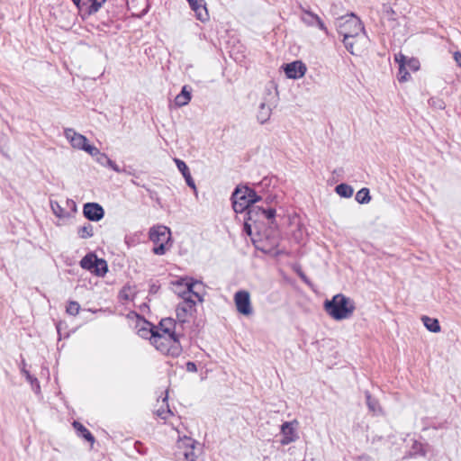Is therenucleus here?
<instances>
[{
	"label": "nucleus",
	"instance_id": "f257e3e1",
	"mask_svg": "<svg viewBox=\"0 0 461 461\" xmlns=\"http://www.w3.org/2000/svg\"><path fill=\"white\" fill-rule=\"evenodd\" d=\"M177 325L174 319H162L156 332H152L149 338L150 343L162 354L177 357L183 352L180 339L183 334L177 330Z\"/></svg>",
	"mask_w": 461,
	"mask_h": 461
},
{
	"label": "nucleus",
	"instance_id": "f03ea898",
	"mask_svg": "<svg viewBox=\"0 0 461 461\" xmlns=\"http://www.w3.org/2000/svg\"><path fill=\"white\" fill-rule=\"evenodd\" d=\"M173 285L176 288L183 285L186 286V290L184 292L176 291L177 295L182 298V302L177 304L176 309V319L179 325L183 327V324L187 322L188 318L195 312L196 302L193 296L196 297L200 303L203 301L202 293L194 291V288L197 285L201 286V284L192 277L185 276L177 279Z\"/></svg>",
	"mask_w": 461,
	"mask_h": 461
},
{
	"label": "nucleus",
	"instance_id": "7ed1b4c3",
	"mask_svg": "<svg viewBox=\"0 0 461 461\" xmlns=\"http://www.w3.org/2000/svg\"><path fill=\"white\" fill-rule=\"evenodd\" d=\"M337 31L343 36V43L348 51L354 52V45L357 41L360 34H365V27L360 19L354 14H348L339 19Z\"/></svg>",
	"mask_w": 461,
	"mask_h": 461
},
{
	"label": "nucleus",
	"instance_id": "20e7f679",
	"mask_svg": "<svg viewBox=\"0 0 461 461\" xmlns=\"http://www.w3.org/2000/svg\"><path fill=\"white\" fill-rule=\"evenodd\" d=\"M323 308L333 320L342 321L352 316L356 306L352 299L343 294H337L330 300L324 302Z\"/></svg>",
	"mask_w": 461,
	"mask_h": 461
},
{
	"label": "nucleus",
	"instance_id": "39448f33",
	"mask_svg": "<svg viewBox=\"0 0 461 461\" xmlns=\"http://www.w3.org/2000/svg\"><path fill=\"white\" fill-rule=\"evenodd\" d=\"M149 238L153 243L152 252L155 255H164L171 247L170 229L165 225H156L149 229Z\"/></svg>",
	"mask_w": 461,
	"mask_h": 461
},
{
	"label": "nucleus",
	"instance_id": "423d86ee",
	"mask_svg": "<svg viewBox=\"0 0 461 461\" xmlns=\"http://www.w3.org/2000/svg\"><path fill=\"white\" fill-rule=\"evenodd\" d=\"M197 446L198 443L194 438L178 436L174 453L176 461H200L196 454Z\"/></svg>",
	"mask_w": 461,
	"mask_h": 461
},
{
	"label": "nucleus",
	"instance_id": "0eeeda50",
	"mask_svg": "<svg viewBox=\"0 0 461 461\" xmlns=\"http://www.w3.org/2000/svg\"><path fill=\"white\" fill-rule=\"evenodd\" d=\"M64 135L74 149L84 150L91 156L98 153V149L90 145L87 139L84 135L77 133L75 130L71 128L65 129Z\"/></svg>",
	"mask_w": 461,
	"mask_h": 461
},
{
	"label": "nucleus",
	"instance_id": "6e6552de",
	"mask_svg": "<svg viewBox=\"0 0 461 461\" xmlns=\"http://www.w3.org/2000/svg\"><path fill=\"white\" fill-rule=\"evenodd\" d=\"M246 190H244V186H237L234 192L231 194L232 207L235 212L242 213L246 212H249L253 206L249 205L248 195L246 194Z\"/></svg>",
	"mask_w": 461,
	"mask_h": 461
},
{
	"label": "nucleus",
	"instance_id": "1a4fd4ad",
	"mask_svg": "<svg viewBox=\"0 0 461 461\" xmlns=\"http://www.w3.org/2000/svg\"><path fill=\"white\" fill-rule=\"evenodd\" d=\"M167 391L165 392V396L162 398L161 406L154 411V413L164 420L165 421L168 420L170 425L176 430L179 434L178 424L180 423L179 418H176L172 411L169 409L167 403Z\"/></svg>",
	"mask_w": 461,
	"mask_h": 461
},
{
	"label": "nucleus",
	"instance_id": "9d476101",
	"mask_svg": "<svg viewBox=\"0 0 461 461\" xmlns=\"http://www.w3.org/2000/svg\"><path fill=\"white\" fill-rule=\"evenodd\" d=\"M234 303L237 311L245 316H249L253 312L249 293L245 290H240L234 294Z\"/></svg>",
	"mask_w": 461,
	"mask_h": 461
},
{
	"label": "nucleus",
	"instance_id": "9b49d317",
	"mask_svg": "<svg viewBox=\"0 0 461 461\" xmlns=\"http://www.w3.org/2000/svg\"><path fill=\"white\" fill-rule=\"evenodd\" d=\"M248 215L249 220H251L254 223L259 222L262 219H267L273 222L276 216V209H264L260 206L252 207L251 209H249Z\"/></svg>",
	"mask_w": 461,
	"mask_h": 461
},
{
	"label": "nucleus",
	"instance_id": "f8f14e48",
	"mask_svg": "<svg viewBox=\"0 0 461 461\" xmlns=\"http://www.w3.org/2000/svg\"><path fill=\"white\" fill-rule=\"evenodd\" d=\"M298 424L297 420L285 421L281 425L282 438L280 440L283 446L294 442L298 438L295 431V426Z\"/></svg>",
	"mask_w": 461,
	"mask_h": 461
},
{
	"label": "nucleus",
	"instance_id": "ddd939ff",
	"mask_svg": "<svg viewBox=\"0 0 461 461\" xmlns=\"http://www.w3.org/2000/svg\"><path fill=\"white\" fill-rule=\"evenodd\" d=\"M300 9L303 13L304 15L302 16L301 20L307 26H317L320 30L324 32H327V27L321 21V19L316 14L312 13L309 8H305L304 6H300Z\"/></svg>",
	"mask_w": 461,
	"mask_h": 461
},
{
	"label": "nucleus",
	"instance_id": "4468645a",
	"mask_svg": "<svg viewBox=\"0 0 461 461\" xmlns=\"http://www.w3.org/2000/svg\"><path fill=\"white\" fill-rule=\"evenodd\" d=\"M284 70L288 78L297 79L305 75L307 68L304 63L296 60L286 64Z\"/></svg>",
	"mask_w": 461,
	"mask_h": 461
},
{
	"label": "nucleus",
	"instance_id": "2eb2a0df",
	"mask_svg": "<svg viewBox=\"0 0 461 461\" xmlns=\"http://www.w3.org/2000/svg\"><path fill=\"white\" fill-rule=\"evenodd\" d=\"M83 213L89 221H98L104 218V211L103 207L96 203H87L84 205Z\"/></svg>",
	"mask_w": 461,
	"mask_h": 461
},
{
	"label": "nucleus",
	"instance_id": "dca6fc26",
	"mask_svg": "<svg viewBox=\"0 0 461 461\" xmlns=\"http://www.w3.org/2000/svg\"><path fill=\"white\" fill-rule=\"evenodd\" d=\"M187 2L189 3L191 9L194 11L198 20L202 22L207 20L208 13L203 0H187Z\"/></svg>",
	"mask_w": 461,
	"mask_h": 461
},
{
	"label": "nucleus",
	"instance_id": "f3484780",
	"mask_svg": "<svg viewBox=\"0 0 461 461\" xmlns=\"http://www.w3.org/2000/svg\"><path fill=\"white\" fill-rule=\"evenodd\" d=\"M127 318L129 320L130 325L133 326L137 329V334L143 338L144 337V319L141 315L136 313L135 312H131L128 313Z\"/></svg>",
	"mask_w": 461,
	"mask_h": 461
},
{
	"label": "nucleus",
	"instance_id": "a211bd4d",
	"mask_svg": "<svg viewBox=\"0 0 461 461\" xmlns=\"http://www.w3.org/2000/svg\"><path fill=\"white\" fill-rule=\"evenodd\" d=\"M272 108L269 104L266 103H261L259 105V109L257 114L258 121L263 124L267 122L271 116Z\"/></svg>",
	"mask_w": 461,
	"mask_h": 461
},
{
	"label": "nucleus",
	"instance_id": "6ab92c4d",
	"mask_svg": "<svg viewBox=\"0 0 461 461\" xmlns=\"http://www.w3.org/2000/svg\"><path fill=\"white\" fill-rule=\"evenodd\" d=\"M73 428L77 430L79 437L84 438L86 440H87L90 443H94L95 438L91 434V432L79 421L75 420L72 423Z\"/></svg>",
	"mask_w": 461,
	"mask_h": 461
},
{
	"label": "nucleus",
	"instance_id": "aec40b11",
	"mask_svg": "<svg viewBox=\"0 0 461 461\" xmlns=\"http://www.w3.org/2000/svg\"><path fill=\"white\" fill-rule=\"evenodd\" d=\"M191 100V92L187 89L186 86L182 87L180 94L175 98L176 105L181 107L187 104Z\"/></svg>",
	"mask_w": 461,
	"mask_h": 461
},
{
	"label": "nucleus",
	"instance_id": "412c9836",
	"mask_svg": "<svg viewBox=\"0 0 461 461\" xmlns=\"http://www.w3.org/2000/svg\"><path fill=\"white\" fill-rule=\"evenodd\" d=\"M365 396H366V405H367L369 411L375 414L381 413L382 409L380 407L378 401L375 398L372 397L371 393L368 391L365 392Z\"/></svg>",
	"mask_w": 461,
	"mask_h": 461
},
{
	"label": "nucleus",
	"instance_id": "4be33fe9",
	"mask_svg": "<svg viewBox=\"0 0 461 461\" xmlns=\"http://www.w3.org/2000/svg\"><path fill=\"white\" fill-rule=\"evenodd\" d=\"M50 208L53 213L60 219L69 218L71 216V212L64 209L59 202L50 201Z\"/></svg>",
	"mask_w": 461,
	"mask_h": 461
},
{
	"label": "nucleus",
	"instance_id": "5701e85b",
	"mask_svg": "<svg viewBox=\"0 0 461 461\" xmlns=\"http://www.w3.org/2000/svg\"><path fill=\"white\" fill-rule=\"evenodd\" d=\"M421 321H422L424 326L426 327V329L428 330H429L430 332L437 333V332L440 331V325L437 319L430 318L428 316H423L421 318Z\"/></svg>",
	"mask_w": 461,
	"mask_h": 461
},
{
	"label": "nucleus",
	"instance_id": "b1692460",
	"mask_svg": "<svg viewBox=\"0 0 461 461\" xmlns=\"http://www.w3.org/2000/svg\"><path fill=\"white\" fill-rule=\"evenodd\" d=\"M96 258L97 257L93 253L86 255L80 261V267L84 269L89 270L92 273L95 263L96 262Z\"/></svg>",
	"mask_w": 461,
	"mask_h": 461
},
{
	"label": "nucleus",
	"instance_id": "393cba45",
	"mask_svg": "<svg viewBox=\"0 0 461 461\" xmlns=\"http://www.w3.org/2000/svg\"><path fill=\"white\" fill-rule=\"evenodd\" d=\"M336 193L344 198H349L353 195L354 189L351 185L341 183L335 187Z\"/></svg>",
	"mask_w": 461,
	"mask_h": 461
},
{
	"label": "nucleus",
	"instance_id": "a878e982",
	"mask_svg": "<svg viewBox=\"0 0 461 461\" xmlns=\"http://www.w3.org/2000/svg\"><path fill=\"white\" fill-rule=\"evenodd\" d=\"M23 368H22V373L24 375L27 382H29L32 385V390L36 393H40V383L38 381V379L36 377H33L29 371H27L25 369V363L24 361H23Z\"/></svg>",
	"mask_w": 461,
	"mask_h": 461
},
{
	"label": "nucleus",
	"instance_id": "bb28decb",
	"mask_svg": "<svg viewBox=\"0 0 461 461\" xmlns=\"http://www.w3.org/2000/svg\"><path fill=\"white\" fill-rule=\"evenodd\" d=\"M107 271L108 267L106 261L96 258V262L95 263L92 273L96 276H103L106 274Z\"/></svg>",
	"mask_w": 461,
	"mask_h": 461
},
{
	"label": "nucleus",
	"instance_id": "cd10ccee",
	"mask_svg": "<svg viewBox=\"0 0 461 461\" xmlns=\"http://www.w3.org/2000/svg\"><path fill=\"white\" fill-rule=\"evenodd\" d=\"M106 0H86L83 5H88L87 12L89 14H95L99 11L102 5L105 3Z\"/></svg>",
	"mask_w": 461,
	"mask_h": 461
},
{
	"label": "nucleus",
	"instance_id": "c85d7f7f",
	"mask_svg": "<svg viewBox=\"0 0 461 461\" xmlns=\"http://www.w3.org/2000/svg\"><path fill=\"white\" fill-rule=\"evenodd\" d=\"M244 190L247 191L246 194L249 206H257L255 203L262 200V197L258 195L254 189L244 186Z\"/></svg>",
	"mask_w": 461,
	"mask_h": 461
},
{
	"label": "nucleus",
	"instance_id": "c756f323",
	"mask_svg": "<svg viewBox=\"0 0 461 461\" xmlns=\"http://www.w3.org/2000/svg\"><path fill=\"white\" fill-rule=\"evenodd\" d=\"M355 198H356L357 202L361 203V204L369 203L370 200H371V196H370V194H369V189L366 188V187L360 189L356 194V197Z\"/></svg>",
	"mask_w": 461,
	"mask_h": 461
},
{
	"label": "nucleus",
	"instance_id": "7c9ffc66",
	"mask_svg": "<svg viewBox=\"0 0 461 461\" xmlns=\"http://www.w3.org/2000/svg\"><path fill=\"white\" fill-rule=\"evenodd\" d=\"M77 234L81 239H89L94 236V227L87 223L78 229Z\"/></svg>",
	"mask_w": 461,
	"mask_h": 461
},
{
	"label": "nucleus",
	"instance_id": "2f4dec72",
	"mask_svg": "<svg viewBox=\"0 0 461 461\" xmlns=\"http://www.w3.org/2000/svg\"><path fill=\"white\" fill-rule=\"evenodd\" d=\"M67 312L69 314V315H73V316H76L77 314H78L79 311H80V305L76 301H70L68 303V306H67V309H66Z\"/></svg>",
	"mask_w": 461,
	"mask_h": 461
},
{
	"label": "nucleus",
	"instance_id": "473e14b6",
	"mask_svg": "<svg viewBox=\"0 0 461 461\" xmlns=\"http://www.w3.org/2000/svg\"><path fill=\"white\" fill-rule=\"evenodd\" d=\"M174 161L176 165L177 169L181 172L183 176H185L186 175L190 174L189 168L185 161L179 158H175Z\"/></svg>",
	"mask_w": 461,
	"mask_h": 461
},
{
	"label": "nucleus",
	"instance_id": "72a5a7b5",
	"mask_svg": "<svg viewBox=\"0 0 461 461\" xmlns=\"http://www.w3.org/2000/svg\"><path fill=\"white\" fill-rule=\"evenodd\" d=\"M410 78V73L407 70L406 66H403L402 64L399 67L398 71V80L400 82H406Z\"/></svg>",
	"mask_w": 461,
	"mask_h": 461
},
{
	"label": "nucleus",
	"instance_id": "f704fd0d",
	"mask_svg": "<svg viewBox=\"0 0 461 461\" xmlns=\"http://www.w3.org/2000/svg\"><path fill=\"white\" fill-rule=\"evenodd\" d=\"M94 157H96V161L102 166L107 167L108 163H111V159L104 153H101L98 150V153L95 154Z\"/></svg>",
	"mask_w": 461,
	"mask_h": 461
},
{
	"label": "nucleus",
	"instance_id": "c9c22d12",
	"mask_svg": "<svg viewBox=\"0 0 461 461\" xmlns=\"http://www.w3.org/2000/svg\"><path fill=\"white\" fill-rule=\"evenodd\" d=\"M429 104L430 106L438 110H443L445 108V103L439 98L432 97L429 100Z\"/></svg>",
	"mask_w": 461,
	"mask_h": 461
},
{
	"label": "nucleus",
	"instance_id": "e433bc0d",
	"mask_svg": "<svg viewBox=\"0 0 461 461\" xmlns=\"http://www.w3.org/2000/svg\"><path fill=\"white\" fill-rule=\"evenodd\" d=\"M407 67L412 71H417L420 68V61L414 58L408 59L406 62Z\"/></svg>",
	"mask_w": 461,
	"mask_h": 461
},
{
	"label": "nucleus",
	"instance_id": "4c0bfd02",
	"mask_svg": "<svg viewBox=\"0 0 461 461\" xmlns=\"http://www.w3.org/2000/svg\"><path fill=\"white\" fill-rule=\"evenodd\" d=\"M257 223H254L251 220H249V215H247V218L245 219L244 222V230L248 235H251L252 232V226L256 225Z\"/></svg>",
	"mask_w": 461,
	"mask_h": 461
},
{
	"label": "nucleus",
	"instance_id": "58836bf2",
	"mask_svg": "<svg viewBox=\"0 0 461 461\" xmlns=\"http://www.w3.org/2000/svg\"><path fill=\"white\" fill-rule=\"evenodd\" d=\"M141 233L140 234L138 240H135V235H127L125 238V241L129 246H135L137 243L140 242Z\"/></svg>",
	"mask_w": 461,
	"mask_h": 461
},
{
	"label": "nucleus",
	"instance_id": "ea45409f",
	"mask_svg": "<svg viewBox=\"0 0 461 461\" xmlns=\"http://www.w3.org/2000/svg\"><path fill=\"white\" fill-rule=\"evenodd\" d=\"M394 59L399 64V67H400L402 64L403 66H406V62L408 60V58L406 56H404L403 54H402V53H398L397 55H395Z\"/></svg>",
	"mask_w": 461,
	"mask_h": 461
},
{
	"label": "nucleus",
	"instance_id": "a19ab883",
	"mask_svg": "<svg viewBox=\"0 0 461 461\" xmlns=\"http://www.w3.org/2000/svg\"><path fill=\"white\" fill-rule=\"evenodd\" d=\"M272 183V179L268 177H264L257 186L261 187L262 189L268 187Z\"/></svg>",
	"mask_w": 461,
	"mask_h": 461
},
{
	"label": "nucleus",
	"instance_id": "79ce46f5",
	"mask_svg": "<svg viewBox=\"0 0 461 461\" xmlns=\"http://www.w3.org/2000/svg\"><path fill=\"white\" fill-rule=\"evenodd\" d=\"M65 203H66V205L68 206V208L70 209L71 212H77V204H76V203L73 200L67 199L65 201Z\"/></svg>",
	"mask_w": 461,
	"mask_h": 461
},
{
	"label": "nucleus",
	"instance_id": "37998d69",
	"mask_svg": "<svg viewBox=\"0 0 461 461\" xmlns=\"http://www.w3.org/2000/svg\"><path fill=\"white\" fill-rule=\"evenodd\" d=\"M184 178H185V180L186 182V185L189 187L195 189V184H194V181L191 174L186 175L185 176H184Z\"/></svg>",
	"mask_w": 461,
	"mask_h": 461
},
{
	"label": "nucleus",
	"instance_id": "c03bdc74",
	"mask_svg": "<svg viewBox=\"0 0 461 461\" xmlns=\"http://www.w3.org/2000/svg\"><path fill=\"white\" fill-rule=\"evenodd\" d=\"M148 191H149V198H150L151 200H153V201H156V202L158 203V205H159L160 207H162V206H161V204H160L159 197L158 196L157 193H156V192H154V191H150V190H148Z\"/></svg>",
	"mask_w": 461,
	"mask_h": 461
},
{
	"label": "nucleus",
	"instance_id": "a18cd8bd",
	"mask_svg": "<svg viewBox=\"0 0 461 461\" xmlns=\"http://www.w3.org/2000/svg\"><path fill=\"white\" fill-rule=\"evenodd\" d=\"M186 370L188 372H192V373L196 372L197 371V367H196L195 363L191 362V361L187 362L186 363Z\"/></svg>",
	"mask_w": 461,
	"mask_h": 461
},
{
	"label": "nucleus",
	"instance_id": "49530a36",
	"mask_svg": "<svg viewBox=\"0 0 461 461\" xmlns=\"http://www.w3.org/2000/svg\"><path fill=\"white\" fill-rule=\"evenodd\" d=\"M159 287L160 286L158 285L155 284V283L150 284L149 285V294H157L158 291L159 290Z\"/></svg>",
	"mask_w": 461,
	"mask_h": 461
},
{
	"label": "nucleus",
	"instance_id": "de8ad7c7",
	"mask_svg": "<svg viewBox=\"0 0 461 461\" xmlns=\"http://www.w3.org/2000/svg\"><path fill=\"white\" fill-rule=\"evenodd\" d=\"M357 461H372L373 460V458L367 454L359 455L357 457Z\"/></svg>",
	"mask_w": 461,
	"mask_h": 461
},
{
	"label": "nucleus",
	"instance_id": "09e8293b",
	"mask_svg": "<svg viewBox=\"0 0 461 461\" xmlns=\"http://www.w3.org/2000/svg\"><path fill=\"white\" fill-rule=\"evenodd\" d=\"M107 167H111L115 172H121V169L118 167V165L114 161H113L112 159H111V163H108Z\"/></svg>",
	"mask_w": 461,
	"mask_h": 461
},
{
	"label": "nucleus",
	"instance_id": "8fccbe9b",
	"mask_svg": "<svg viewBox=\"0 0 461 461\" xmlns=\"http://www.w3.org/2000/svg\"><path fill=\"white\" fill-rule=\"evenodd\" d=\"M454 59L456 64L461 67V53L459 51H456L454 53Z\"/></svg>",
	"mask_w": 461,
	"mask_h": 461
},
{
	"label": "nucleus",
	"instance_id": "3c124183",
	"mask_svg": "<svg viewBox=\"0 0 461 461\" xmlns=\"http://www.w3.org/2000/svg\"><path fill=\"white\" fill-rule=\"evenodd\" d=\"M197 283H199V281H196ZM201 284V286L197 285L194 288V291H200L203 294V296L204 295V288H203V283L200 282Z\"/></svg>",
	"mask_w": 461,
	"mask_h": 461
},
{
	"label": "nucleus",
	"instance_id": "603ef678",
	"mask_svg": "<svg viewBox=\"0 0 461 461\" xmlns=\"http://www.w3.org/2000/svg\"><path fill=\"white\" fill-rule=\"evenodd\" d=\"M174 290H175V293L176 294V291H180V292H184L185 290H186V286L185 285L179 286V287H176L174 285Z\"/></svg>",
	"mask_w": 461,
	"mask_h": 461
},
{
	"label": "nucleus",
	"instance_id": "864d4df0",
	"mask_svg": "<svg viewBox=\"0 0 461 461\" xmlns=\"http://www.w3.org/2000/svg\"><path fill=\"white\" fill-rule=\"evenodd\" d=\"M72 2L77 6L80 7L81 0H72Z\"/></svg>",
	"mask_w": 461,
	"mask_h": 461
},
{
	"label": "nucleus",
	"instance_id": "5fc2aeb1",
	"mask_svg": "<svg viewBox=\"0 0 461 461\" xmlns=\"http://www.w3.org/2000/svg\"><path fill=\"white\" fill-rule=\"evenodd\" d=\"M145 324H146V325H150L151 327L153 326V325H152L149 321H148L147 320H146V321H145Z\"/></svg>",
	"mask_w": 461,
	"mask_h": 461
}]
</instances>
